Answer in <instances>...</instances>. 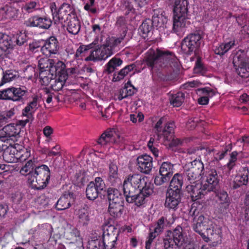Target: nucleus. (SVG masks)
I'll list each match as a JSON object with an SVG mask.
<instances>
[{"instance_id":"obj_1","label":"nucleus","mask_w":249,"mask_h":249,"mask_svg":"<svg viewBox=\"0 0 249 249\" xmlns=\"http://www.w3.org/2000/svg\"><path fill=\"white\" fill-rule=\"evenodd\" d=\"M123 191L127 202L140 206L145 203L146 197L152 194L153 185L146 177L140 174L130 175L124 180Z\"/></svg>"},{"instance_id":"obj_2","label":"nucleus","mask_w":249,"mask_h":249,"mask_svg":"<svg viewBox=\"0 0 249 249\" xmlns=\"http://www.w3.org/2000/svg\"><path fill=\"white\" fill-rule=\"evenodd\" d=\"M201 178V181L196 185L186 186L187 191L191 194L194 201L201 198L208 192L216 191L219 188V178L215 167L207 165Z\"/></svg>"},{"instance_id":"obj_3","label":"nucleus","mask_w":249,"mask_h":249,"mask_svg":"<svg viewBox=\"0 0 249 249\" xmlns=\"http://www.w3.org/2000/svg\"><path fill=\"white\" fill-rule=\"evenodd\" d=\"M171 56L168 51L150 49L146 53L144 60L153 71H157L170 65Z\"/></svg>"},{"instance_id":"obj_4","label":"nucleus","mask_w":249,"mask_h":249,"mask_svg":"<svg viewBox=\"0 0 249 249\" xmlns=\"http://www.w3.org/2000/svg\"><path fill=\"white\" fill-rule=\"evenodd\" d=\"M187 4V1L185 0H176L174 6L172 30L179 36H183L186 24L185 16L188 11Z\"/></svg>"},{"instance_id":"obj_5","label":"nucleus","mask_w":249,"mask_h":249,"mask_svg":"<svg viewBox=\"0 0 249 249\" xmlns=\"http://www.w3.org/2000/svg\"><path fill=\"white\" fill-rule=\"evenodd\" d=\"M123 40V37L107 38L105 44L92 51L90 54L86 58V60L95 61L107 59L113 54L115 47L118 46Z\"/></svg>"},{"instance_id":"obj_6","label":"nucleus","mask_w":249,"mask_h":249,"mask_svg":"<svg viewBox=\"0 0 249 249\" xmlns=\"http://www.w3.org/2000/svg\"><path fill=\"white\" fill-rule=\"evenodd\" d=\"M50 178V170L47 165L43 164L35 167L34 173L30 174L27 179L33 188L39 190L47 186Z\"/></svg>"},{"instance_id":"obj_7","label":"nucleus","mask_w":249,"mask_h":249,"mask_svg":"<svg viewBox=\"0 0 249 249\" xmlns=\"http://www.w3.org/2000/svg\"><path fill=\"white\" fill-rule=\"evenodd\" d=\"M113 227H109V229L105 231L103 234V240H91L89 242V248L94 249V248L99 249H112L115 246L117 239V234L112 231Z\"/></svg>"},{"instance_id":"obj_8","label":"nucleus","mask_w":249,"mask_h":249,"mask_svg":"<svg viewBox=\"0 0 249 249\" xmlns=\"http://www.w3.org/2000/svg\"><path fill=\"white\" fill-rule=\"evenodd\" d=\"M202 38V36L197 32L188 35L181 42V51L187 55L196 53L200 46Z\"/></svg>"},{"instance_id":"obj_9","label":"nucleus","mask_w":249,"mask_h":249,"mask_svg":"<svg viewBox=\"0 0 249 249\" xmlns=\"http://www.w3.org/2000/svg\"><path fill=\"white\" fill-rule=\"evenodd\" d=\"M183 180V176L181 174L176 173L172 177V209L176 208L181 202Z\"/></svg>"},{"instance_id":"obj_10","label":"nucleus","mask_w":249,"mask_h":249,"mask_svg":"<svg viewBox=\"0 0 249 249\" xmlns=\"http://www.w3.org/2000/svg\"><path fill=\"white\" fill-rule=\"evenodd\" d=\"M75 68L66 69L65 64L62 61H58L55 65L49 71V74L52 76H55L58 78H66L71 76L72 74L75 73Z\"/></svg>"},{"instance_id":"obj_11","label":"nucleus","mask_w":249,"mask_h":249,"mask_svg":"<svg viewBox=\"0 0 249 249\" xmlns=\"http://www.w3.org/2000/svg\"><path fill=\"white\" fill-rule=\"evenodd\" d=\"M18 13L19 9L17 3L6 4L0 8V20L6 18L15 19L18 18Z\"/></svg>"},{"instance_id":"obj_12","label":"nucleus","mask_w":249,"mask_h":249,"mask_svg":"<svg viewBox=\"0 0 249 249\" xmlns=\"http://www.w3.org/2000/svg\"><path fill=\"white\" fill-rule=\"evenodd\" d=\"M187 238L185 233L183 232L182 228L180 226H178L172 231V249L174 246L175 248L180 249L186 243Z\"/></svg>"},{"instance_id":"obj_13","label":"nucleus","mask_w":249,"mask_h":249,"mask_svg":"<svg viewBox=\"0 0 249 249\" xmlns=\"http://www.w3.org/2000/svg\"><path fill=\"white\" fill-rule=\"evenodd\" d=\"M52 21L47 17H39L34 16L29 18L26 21L27 26L31 27H37L41 29H47L51 26Z\"/></svg>"},{"instance_id":"obj_14","label":"nucleus","mask_w":249,"mask_h":249,"mask_svg":"<svg viewBox=\"0 0 249 249\" xmlns=\"http://www.w3.org/2000/svg\"><path fill=\"white\" fill-rule=\"evenodd\" d=\"M69 9L70 7L67 4H63L59 7L56 15H54L53 20L55 24H63L73 17V15L75 14L72 13H68Z\"/></svg>"},{"instance_id":"obj_15","label":"nucleus","mask_w":249,"mask_h":249,"mask_svg":"<svg viewBox=\"0 0 249 249\" xmlns=\"http://www.w3.org/2000/svg\"><path fill=\"white\" fill-rule=\"evenodd\" d=\"M119 136L115 129L107 130L104 132L97 142L101 145H105L107 143H115L119 142Z\"/></svg>"},{"instance_id":"obj_16","label":"nucleus","mask_w":249,"mask_h":249,"mask_svg":"<svg viewBox=\"0 0 249 249\" xmlns=\"http://www.w3.org/2000/svg\"><path fill=\"white\" fill-rule=\"evenodd\" d=\"M42 53L46 56H50L52 54H56L58 50V41L54 36L47 39L40 49Z\"/></svg>"},{"instance_id":"obj_17","label":"nucleus","mask_w":249,"mask_h":249,"mask_svg":"<svg viewBox=\"0 0 249 249\" xmlns=\"http://www.w3.org/2000/svg\"><path fill=\"white\" fill-rule=\"evenodd\" d=\"M193 229L204 240L206 241V239H208V238L203 231L211 230L208 225V219L202 215H200L197 218L196 223L194 224Z\"/></svg>"},{"instance_id":"obj_18","label":"nucleus","mask_w":249,"mask_h":249,"mask_svg":"<svg viewBox=\"0 0 249 249\" xmlns=\"http://www.w3.org/2000/svg\"><path fill=\"white\" fill-rule=\"evenodd\" d=\"M137 165L141 172L148 174L153 167L152 158L148 155L140 156L137 158Z\"/></svg>"},{"instance_id":"obj_19","label":"nucleus","mask_w":249,"mask_h":249,"mask_svg":"<svg viewBox=\"0 0 249 249\" xmlns=\"http://www.w3.org/2000/svg\"><path fill=\"white\" fill-rule=\"evenodd\" d=\"M48 56L40 58L38 60V68L39 69V78H47V73L49 74V71L54 63L53 59H49Z\"/></svg>"},{"instance_id":"obj_20","label":"nucleus","mask_w":249,"mask_h":249,"mask_svg":"<svg viewBox=\"0 0 249 249\" xmlns=\"http://www.w3.org/2000/svg\"><path fill=\"white\" fill-rule=\"evenodd\" d=\"M216 194V202L219 205L220 211L224 212L227 210L230 204V199L227 192L224 190H218L213 191Z\"/></svg>"},{"instance_id":"obj_21","label":"nucleus","mask_w":249,"mask_h":249,"mask_svg":"<svg viewBox=\"0 0 249 249\" xmlns=\"http://www.w3.org/2000/svg\"><path fill=\"white\" fill-rule=\"evenodd\" d=\"M235 45V40L231 38L224 41L215 47L213 51L216 54L222 56Z\"/></svg>"},{"instance_id":"obj_22","label":"nucleus","mask_w":249,"mask_h":249,"mask_svg":"<svg viewBox=\"0 0 249 249\" xmlns=\"http://www.w3.org/2000/svg\"><path fill=\"white\" fill-rule=\"evenodd\" d=\"M107 181L112 185H114L120 182L118 166L116 163L114 162H111L109 164Z\"/></svg>"},{"instance_id":"obj_23","label":"nucleus","mask_w":249,"mask_h":249,"mask_svg":"<svg viewBox=\"0 0 249 249\" xmlns=\"http://www.w3.org/2000/svg\"><path fill=\"white\" fill-rule=\"evenodd\" d=\"M73 197L72 193H65L57 201L56 204V208L58 210H63L69 208L71 203L73 201Z\"/></svg>"},{"instance_id":"obj_24","label":"nucleus","mask_w":249,"mask_h":249,"mask_svg":"<svg viewBox=\"0 0 249 249\" xmlns=\"http://www.w3.org/2000/svg\"><path fill=\"white\" fill-rule=\"evenodd\" d=\"M37 107V100L34 99L33 101L30 102L23 110L22 115L27 117V119L24 121L26 123L29 122L30 119H32L33 114L36 111Z\"/></svg>"},{"instance_id":"obj_25","label":"nucleus","mask_w":249,"mask_h":249,"mask_svg":"<svg viewBox=\"0 0 249 249\" xmlns=\"http://www.w3.org/2000/svg\"><path fill=\"white\" fill-rule=\"evenodd\" d=\"M65 23L64 25L67 24V30L70 33L76 35L79 33L80 29V22L75 15H73V17Z\"/></svg>"},{"instance_id":"obj_26","label":"nucleus","mask_w":249,"mask_h":249,"mask_svg":"<svg viewBox=\"0 0 249 249\" xmlns=\"http://www.w3.org/2000/svg\"><path fill=\"white\" fill-rule=\"evenodd\" d=\"M107 198L109 203L112 202L123 203L122 195L117 189L109 188L107 190Z\"/></svg>"},{"instance_id":"obj_27","label":"nucleus","mask_w":249,"mask_h":249,"mask_svg":"<svg viewBox=\"0 0 249 249\" xmlns=\"http://www.w3.org/2000/svg\"><path fill=\"white\" fill-rule=\"evenodd\" d=\"M42 5L39 0H32L26 3L22 7V11L25 13H30L41 8Z\"/></svg>"},{"instance_id":"obj_28","label":"nucleus","mask_w":249,"mask_h":249,"mask_svg":"<svg viewBox=\"0 0 249 249\" xmlns=\"http://www.w3.org/2000/svg\"><path fill=\"white\" fill-rule=\"evenodd\" d=\"M246 54L244 51L239 50L233 57L232 63L235 69L239 66H243L246 62Z\"/></svg>"},{"instance_id":"obj_29","label":"nucleus","mask_w":249,"mask_h":249,"mask_svg":"<svg viewBox=\"0 0 249 249\" xmlns=\"http://www.w3.org/2000/svg\"><path fill=\"white\" fill-rule=\"evenodd\" d=\"M123 63V61L119 58L116 57L111 58L106 65L104 72L110 73L113 72L115 69L120 66Z\"/></svg>"},{"instance_id":"obj_30","label":"nucleus","mask_w":249,"mask_h":249,"mask_svg":"<svg viewBox=\"0 0 249 249\" xmlns=\"http://www.w3.org/2000/svg\"><path fill=\"white\" fill-rule=\"evenodd\" d=\"M193 71L194 73L198 74L199 76L211 77L209 74H207V70L202 62L201 58L200 57H197Z\"/></svg>"},{"instance_id":"obj_31","label":"nucleus","mask_w":249,"mask_h":249,"mask_svg":"<svg viewBox=\"0 0 249 249\" xmlns=\"http://www.w3.org/2000/svg\"><path fill=\"white\" fill-rule=\"evenodd\" d=\"M3 130L7 137H17L19 134L20 126L17 124H10L4 126Z\"/></svg>"},{"instance_id":"obj_32","label":"nucleus","mask_w":249,"mask_h":249,"mask_svg":"<svg viewBox=\"0 0 249 249\" xmlns=\"http://www.w3.org/2000/svg\"><path fill=\"white\" fill-rule=\"evenodd\" d=\"M123 209V203L112 202L109 203L108 212L113 217L120 215Z\"/></svg>"},{"instance_id":"obj_33","label":"nucleus","mask_w":249,"mask_h":249,"mask_svg":"<svg viewBox=\"0 0 249 249\" xmlns=\"http://www.w3.org/2000/svg\"><path fill=\"white\" fill-rule=\"evenodd\" d=\"M185 171L187 180L190 183V185H195L199 182L197 179H199L200 176H201L199 173H198V172L194 171L191 168H189L188 169L186 168Z\"/></svg>"},{"instance_id":"obj_34","label":"nucleus","mask_w":249,"mask_h":249,"mask_svg":"<svg viewBox=\"0 0 249 249\" xmlns=\"http://www.w3.org/2000/svg\"><path fill=\"white\" fill-rule=\"evenodd\" d=\"M86 193L87 198L90 200H94L101 193L96 189L93 181L90 182L88 185Z\"/></svg>"},{"instance_id":"obj_35","label":"nucleus","mask_w":249,"mask_h":249,"mask_svg":"<svg viewBox=\"0 0 249 249\" xmlns=\"http://www.w3.org/2000/svg\"><path fill=\"white\" fill-rule=\"evenodd\" d=\"M137 71L136 65L134 64H132L121 70L118 73V75L123 77L125 76L131 77Z\"/></svg>"},{"instance_id":"obj_36","label":"nucleus","mask_w":249,"mask_h":249,"mask_svg":"<svg viewBox=\"0 0 249 249\" xmlns=\"http://www.w3.org/2000/svg\"><path fill=\"white\" fill-rule=\"evenodd\" d=\"M167 222L163 217L160 218L155 225V227L152 229L151 227L150 229V231L158 236L161 232L162 231L163 229L166 226V223Z\"/></svg>"},{"instance_id":"obj_37","label":"nucleus","mask_w":249,"mask_h":249,"mask_svg":"<svg viewBox=\"0 0 249 249\" xmlns=\"http://www.w3.org/2000/svg\"><path fill=\"white\" fill-rule=\"evenodd\" d=\"M190 168L199 173L201 176L203 172L205 171V167H204L203 163L199 160L195 159L191 162V167Z\"/></svg>"},{"instance_id":"obj_38","label":"nucleus","mask_w":249,"mask_h":249,"mask_svg":"<svg viewBox=\"0 0 249 249\" xmlns=\"http://www.w3.org/2000/svg\"><path fill=\"white\" fill-rule=\"evenodd\" d=\"M34 167V161H33L32 160H30L21 169L20 173L22 175H27L28 178L30 174L34 173L33 169Z\"/></svg>"},{"instance_id":"obj_39","label":"nucleus","mask_w":249,"mask_h":249,"mask_svg":"<svg viewBox=\"0 0 249 249\" xmlns=\"http://www.w3.org/2000/svg\"><path fill=\"white\" fill-rule=\"evenodd\" d=\"M184 100V94L179 92L176 94H172V107H179L181 106Z\"/></svg>"},{"instance_id":"obj_40","label":"nucleus","mask_w":249,"mask_h":249,"mask_svg":"<svg viewBox=\"0 0 249 249\" xmlns=\"http://www.w3.org/2000/svg\"><path fill=\"white\" fill-rule=\"evenodd\" d=\"M171 124L168 123L166 124L165 127L162 130L161 134L163 136V138L164 141L167 142L168 143L166 144H168L169 146H171V142L170 141L171 140Z\"/></svg>"},{"instance_id":"obj_41","label":"nucleus","mask_w":249,"mask_h":249,"mask_svg":"<svg viewBox=\"0 0 249 249\" xmlns=\"http://www.w3.org/2000/svg\"><path fill=\"white\" fill-rule=\"evenodd\" d=\"M0 40V49L2 50L5 51L9 48L12 42L10 37L6 34L3 33V36H1Z\"/></svg>"},{"instance_id":"obj_42","label":"nucleus","mask_w":249,"mask_h":249,"mask_svg":"<svg viewBox=\"0 0 249 249\" xmlns=\"http://www.w3.org/2000/svg\"><path fill=\"white\" fill-rule=\"evenodd\" d=\"M236 72L241 78L249 77V64H244L243 66H240L236 68Z\"/></svg>"},{"instance_id":"obj_43","label":"nucleus","mask_w":249,"mask_h":249,"mask_svg":"<svg viewBox=\"0 0 249 249\" xmlns=\"http://www.w3.org/2000/svg\"><path fill=\"white\" fill-rule=\"evenodd\" d=\"M66 79H50L52 89L54 90H61L64 85Z\"/></svg>"},{"instance_id":"obj_44","label":"nucleus","mask_w":249,"mask_h":249,"mask_svg":"<svg viewBox=\"0 0 249 249\" xmlns=\"http://www.w3.org/2000/svg\"><path fill=\"white\" fill-rule=\"evenodd\" d=\"M77 215L79 222L83 224H87L89 220L87 210L85 208L79 210Z\"/></svg>"},{"instance_id":"obj_45","label":"nucleus","mask_w":249,"mask_h":249,"mask_svg":"<svg viewBox=\"0 0 249 249\" xmlns=\"http://www.w3.org/2000/svg\"><path fill=\"white\" fill-rule=\"evenodd\" d=\"M17 147H12L11 149L10 150L11 152H12L15 154V157L17 159H18L20 161H23L26 160L30 156V151L27 150V149H25V150H23L22 152L23 153L20 154V152H18L17 151V153L15 154V151L16 150Z\"/></svg>"},{"instance_id":"obj_46","label":"nucleus","mask_w":249,"mask_h":249,"mask_svg":"<svg viewBox=\"0 0 249 249\" xmlns=\"http://www.w3.org/2000/svg\"><path fill=\"white\" fill-rule=\"evenodd\" d=\"M171 164L169 162H164L162 163L160 169V173L162 176H168L171 178Z\"/></svg>"},{"instance_id":"obj_47","label":"nucleus","mask_w":249,"mask_h":249,"mask_svg":"<svg viewBox=\"0 0 249 249\" xmlns=\"http://www.w3.org/2000/svg\"><path fill=\"white\" fill-rule=\"evenodd\" d=\"M181 70V66L179 63L178 62L177 58L172 53V75L173 73L175 76L178 75Z\"/></svg>"},{"instance_id":"obj_48","label":"nucleus","mask_w":249,"mask_h":249,"mask_svg":"<svg viewBox=\"0 0 249 249\" xmlns=\"http://www.w3.org/2000/svg\"><path fill=\"white\" fill-rule=\"evenodd\" d=\"M152 24L150 20H146L142 22L139 29L143 35H147L152 29Z\"/></svg>"},{"instance_id":"obj_49","label":"nucleus","mask_w":249,"mask_h":249,"mask_svg":"<svg viewBox=\"0 0 249 249\" xmlns=\"http://www.w3.org/2000/svg\"><path fill=\"white\" fill-rule=\"evenodd\" d=\"M0 98L13 101V88H8L0 91Z\"/></svg>"},{"instance_id":"obj_50","label":"nucleus","mask_w":249,"mask_h":249,"mask_svg":"<svg viewBox=\"0 0 249 249\" xmlns=\"http://www.w3.org/2000/svg\"><path fill=\"white\" fill-rule=\"evenodd\" d=\"M96 44V43L93 42L88 45H81L76 50L75 56L76 57H79L83 53L93 47V44Z\"/></svg>"},{"instance_id":"obj_51","label":"nucleus","mask_w":249,"mask_h":249,"mask_svg":"<svg viewBox=\"0 0 249 249\" xmlns=\"http://www.w3.org/2000/svg\"><path fill=\"white\" fill-rule=\"evenodd\" d=\"M231 149V146L229 144L226 146L222 150L215 155L214 157L216 160L218 161L222 160L227 154L228 152L230 151Z\"/></svg>"},{"instance_id":"obj_52","label":"nucleus","mask_w":249,"mask_h":249,"mask_svg":"<svg viewBox=\"0 0 249 249\" xmlns=\"http://www.w3.org/2000/svg\"><path fill=\"white\" fill-rule=\"evenodd\" d=\"M13 101L19 100L25 94V90L21 88H13Z\"/></svg>"},{"instance_id":"obj_53","label":"nucleus","mask_w":249,"mask_h":249,"mask_svg":"<svg viewBox=\"0 0 249 249\" xmlns=\"http://www.w3.org/2000/svg\"><path fill=\"white\" fill-rule=\"evenodd\" d=\"M198 91L200 92L202 94L208 97L209 99L214 96L216 93L215 90L209 87L198 89Z\"/></svg>"},{"instance_id":"obj_54","label":"nucleus","mask_w":249,"mask_h":249,"mask_svg":"<svg viewBox=\"0 0 249 249\" xmlns=\"http://www.w3.org/2000/svg\"><path fill=\"white\" fill-rule=\"evenodd\" d=\"M93 182L96 189L100 193L105 189L106 185L102 178L100 177L96 178Z\"/></svg>"},{"instance_id":"obj_55","label":"nucleus","mask_w":249,"mask_h":249,"mask_svg":"<svg viewBox=\"0 0 249 249\" xmlns=\"http://www.w3.org/2000/svg\"><path fill=\"white\" fill-rule=\"evenodd\" d=\"M154 143H155V139L151 137L148 142L147 146L155 157L157 158L159 157V151L157 148L154 146Z\"/></svg>"},{"instance_id":"obj_56","label":"nucleus","mask_w":249,"mask_h":249,"mask_svg":"<svg viewBox=\"0 0 249 249\" xmlns=\"http://www.w3.org/2000/svg\"><path fill=\"white\" fill-rule=\"evenodd\" d=\"M13 40L15 39L14 42H16L18 45H22L26 41V36L24 33L20 32L17 34L15 37L13 38Z\"/></svg>"},{"instance_id":"obj_57","label":"nucleus","mask_w":249,"mask_h":249,"mask_svg":"<svg viewBox=\"0 0 249 249\" xmlns=\"http://www.w3.org/2000/svg\"><path fill=\"white\" fill-rule=\"evenodd\" d=\"M170 179L168 176H162V175L160 173L159 175L155 177L154 183L156 185H161L163 183L168 181Z\"/></svg>"},{"instance_id":"obj_58","label":"nucleus","mask_w":249,"mask_h":249,"mask_svg":"<svg viewBox=\"0 0 249 249\" xmlns=\"http://www.w3.org/2000/svg\"><path fill=\"white\" fill-rule=\"evenodd\" d=\"M163 18V16L161 15H154L152 17V19L151 20V23L152 25L156 27H161L162 22H163L162 18Z\"/></svg>"},{"instance_id":"obj_59","label":"nucleus","mask_w":249,"mask_h":249,"mask_svg":"<svg viewBox=\"0 0 249 249\" xmlns=\"http://www.w3.org/2000/svg\"><path fill=\"white\" fill-rule=\"evenodd\" d=\"M53 129L50 126H45L43 129V133L46 138V142H48L51 139V135L53 133Z\"/></svg>"},{"instance_id":"obj_60","label":"nucleus","mask_w":249,"mask_h":249,"mask_svg":"<svg viewBox=\"0 0 249 249\" xmlns=\"http://www.w3.org/2000/svg\"><path fill=\"white\" fill-rule=\"evenodd\" d=\"M124 88L128 96H132L136 91V89L131 85L129 81L127 82L125 85Z\"/></svg>"},{"instance_id":"obj_61","label":"nucleus","mask_w":249,"mask_h":249,"mask_svg":"<svg viewBox=\"0 0 249 249\" xmlns=\"http://www.w3.org/2000/svg\"><path fill=\"white\" fill-rule=\"evenodd\" d=\"M171 184V181L170 182V185L168 187V190L166 193V198L165 202V206L166 208H168L169 210L171 209V195L170 193V187Z\"/></svg>"},{"instance_id":"obj_62","label":"nucleus","mask_w":249,"mask_h":249,"mask_svg":"<svg viewBox=\"0 0 249 249\" xmlns=\"http://www.w3.org/2000/svg\"><path fill=\"white\" fill-rule=\"evenodd\" d=\"M171 231L169 230L167 231V235L164 238V247L165 249H170L171 247Z\"/></svg>"},{"instance_id":"obj_63","label":"nucleus","mask_w":249,"mask_h":249,"mask_svg":"<svg viewBox=\"0 0 249 249\" xmlns=\"http://www.w3.org/2000/svg\"><path fill=\"white\" fill-rule=\"evenodd\" d=\"M128 96L127 93H126V90L124 87L119 91L118 94L115 95L114 98L116 100L121 101Z\"/></svg>"},{"instance_id":"obj_64","label":"nucleus","mask_w":249,"mask_h":249,"mask_svg":"<svg viewBox=\"0 0 249 249\" xmlns=\"http://www.w3.org/2000/svg\"><path fill=\"white\" fill-rule=\"evenodd\" d=\"M155 234L150 231L149 235L148 236V240L146 242L145 249H150L151 244L153 240L157 237Z\"/></svg>"}]
</instances>
